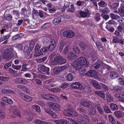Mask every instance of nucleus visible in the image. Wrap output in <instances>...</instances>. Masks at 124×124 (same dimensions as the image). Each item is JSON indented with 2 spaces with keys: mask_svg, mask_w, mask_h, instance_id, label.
<instances>
[{
  "mask_svg": "<svg viewBox=\"0 0 124 124\" xmlns=\"http://www.w3.org/2000/svg\"><path fill=\"white\" fill-rule=\"evenodd\" d=\"M87 110L89 112V115H92L94 114L96 112V110L95 109L94 106H92L91 107L89 108Z\"/></svg>",
  "mask_w": 124,
  "mask_h": 124,
  "instance_id": "nucleus-23",
  "label": "nucleus"
},
{
  "mask_svg": "<svg viewBox=\"0 0 124 124\" xmlns=\"http://www.w3.org/2000/svg\"><path fill=\"white\" fill-rule=\"evenodd\" d=\"M106 28L108 31L110 32H113L114 31V29L111 27L107 26L106 27Z\"/></svg>",
  "mask_w": 124,
  "mask_h": 124,
  "instance_id": "nucleus-58",
  "label": "nucleus"
},
{
  "mask_svg": "<svg viewBox=\"0 0 124 124\" xmlns=\"http://www.w3.org/2000/svg\"><path fill=\"white\" fill-rule=\"evenodd\" d=\"M90 83L93 85V87L95 89H99L101 88V84H99L96 81L92 80L90 82Z\"/></svg>",
  "mask_w": 124,
  "mask_h": 124,
  "instance_id": "nucleus-11",
  "label": "nucleus"
},
{
  "mask_svg": "<svg viewBox=\"0 0 124 124\" xmlns=\"http://www.w3.org/2000/svg\"><path fill=\"white\" fill-rule=\"evenodd\" d=\"M53 109L54 110L59 111L60 110V106L58 104H55Z\"/></svg>",
  "mask_w": 124,
  "mask_h": 124,
  "instance_id": "nucleus-40",
  "label": "nucleus"
},
{
  "mask_svg": "<svg viewBox=\"0 0 124 124\" xmlns=\"http://www.w3.org/2000/svg\"><path fill=\"white\" fill-rule=\"evenodd\" d=\"M110 108L113 111L117 110L118 108L117 105L113 103H111L110 104Z\"/></svg>",
  "mask_w": 124,
  "mask_h": 124,
  "instance_id": "nucleus-26",
  "label": "nucleus"
},
{
  "mask_svg": "<svg viewBox=\"0 0 124 124\" xmlns=\"http://www.w3.org/2000/svg\"><path fill=\"white\" fill-rule=\"evenodd\" d=\"M63 36L67 38H72L74 36V33L72 31L67 30L64 31L63 33Z\"/></svg>",
  "mask_w": 124,
  "mask_h": 124,
  "instance_id": "nucleus-8",
  "label": "nucleus"
},
{
  "mask_svg": "<svg viewBox=\"0 0 124 124\" xmlns=\"http://www.w3.org/2000/svg\"><path fill=\"white\" fill-rule=\"evenodd\" d=\"M123 89L122 87L118 85H116L114 86L112 89V91L114 92H117L121 91Z\"/></svg>",
  "mask_w": 124,
  "mask_h": 124,
  "instance_id": "nucleus-21",
  "label": "nucleus"
},
{
  "mask_svg": "<svg viewBox=\"0 0 124 124\" xmlns=\"http://www.w3.org/2000/svg\"><path fill=\"white\" fill-rule=\"evenodd\" d=\"M55 123L57 124H67V121L65 120L60 119L54 120Z\"/></svg>",
  "mask_w": 124,
  "mask_h": 124,
  "instance_id": "nucleus-27",
  "label": "nucleus"
},
{
  "mask_svg": "<svg viewBox=\"0 0 124 124\" xmlns=\"http://www.w3.org/2000/svg\"><path fill=\"white\" fill-rule=\"evenodd\" d=\"M51 62L53 65L58 64H63L67 62V61L62 56H58L55 59L52 61Z\"/></svg>",
  "mask_w": 124,
  "mask_h": 124,
  "instance_id": "nucleus-2",
  "label": "nucleus"
},
{
  "mask_svg": "<svg viewBox=\"0 0 124 124\" xmlns=\"http://www.w3.org/2000/svg\"><path fill=\"white\" fill-rule=\"evenodd\" d=\"M33 80L36 82V83L38 85H42V82L40 79H34Z\"/></svg>",
  "mask_w": 124,
  "mask_h": 124,
  "instance_id": "nucleus-54",
  "label": "nucleus"
},
{
  "mask_svg": "<svg viewBox=\"0 0 124 124\" xmlns=\"http://www.w3.org/2000/svg\"><path fill=\"white\" fill-rule=\"evenodd\" d=\"M42 97L46 99H50L53 101L59 102L60 101L59 98L56 96L51 94H44L42 96Z\"/></svg>",
  "mask_w": 124,
  "mask_h": 124,
  "instance_id": "nucleus-3",
  "label": "nucleus"
},
{
  "mask_svg": "<svg viewBox=\"0 0 124 124\" xmlns=\"http://www.w3.org/2000/svg\"><path fill=\"white\" fill-rule=\"evenodd\" d=\"M70 86L72 88L80 89H83L85 87V86L84 85H82L80 83L78 82H75L71 84Z\"/></svg>",
  "mask_w": 124,
  "mask_h": 124,
  "instance_id": "nucleus-7",
  "label": "nucleus"
},
{
  "mask_svg": "<svg viewBox=\"0 0 124 124\" xmlns=\"http://www.w3.org/2000/svg\"><path fill=\"white\" fill-rule=\"evenodd\" d=\"M118 76V75L117 72L115 71H111L110 72V77L112 79L117 78Z\"/></svg>",
  "mask_w": 124,
  "mask_h": 124,
  "instance_id": "nucleus-22",
  "label": "nucleus"
},
{
  "mask_svg": "<svg viewBox=\"0 0 124 124\" xmlns=\"http://www.w3.org/2000/svg\"><path fill=\"white\" fill-rule=\"evenodd\" d=\"M34 42L33 41H32L30 42V50L32 51L34 46Z\"/></svg>",
  "mask_w": 124,
  "mask_h": 124,
  "instance_id": "nucleus-51",
  "label": "nucleus"
},
{
  "mask_svg": "<svg viewBox=\"0 0 124 124\" xmlns=\"http://www.w3.org/2000/svg\"><path fill=\"white\" fill-rule=\"evenodd\" d=\"M66 77L67 80L69 81H72L73 79V75L71 73L68 74Z\"/></svg>",
  "mask_w": 124,
  "mask_h": 124,
  "instance_id": "nucleus-35",
  "label": "nucleus"
},
{
  "mask_svg": "<svg viewBox=\"0 0 124 124\" xmlns=\"http://www.w3.org/2000/svg\"><path fill=\"white\" fill-rule=\"evenodd\" d=\"M101 87H102V89L105 91H106L108 90V88L106 85L102 83H101Z\"/></svg>",
  "mask_w": 124,
  "mask_h": 124,
  "instance_id": "nucleus-50",
  "label": "nucleus"
},
{
  "mask_svg": "<svg viewBox=\"0 0 124 124\" xmlns=\"http://www.w3.org/2000/svg\"><path fill=\"white\" fill-rule=\"evenodd\" d=\"M122 96L123 94L122 93L120 94L118 93H116L115 95V97L117 98H122Z\"/></svg>",
  "mask_w": 124,
  "mask_h": 124,
  "instance_id": "nucleus-62",
  "label": "nucleus"
},
{
  "mask_svg": "<svg viewBox=\"0 0 124 124\" xmlns=\"http://www.w3.org/2000/svg\"><path fill=\"white\" fill-rule=\"evenodd\" d=\"M16 82L26 84L27 83V81L25 79L22 78H18L16 79Z\"/></svg>",
  "mask_w": 124,
  "mask_h": 124,
  "instance_id": "nucleus-19",
  "label": "nucleus"
},
{
  "mask_svg": "<svg viewBox=\"0 0 124 124\" xmlns=\"http://www.w3.org/2000/svg\"><path fill=\"white\" fill-rule=\"evenodd\" d=\"M61 18L60 17H57L54 19L53 20L52 23L53 24L55 25L59 24L61 22Z\"/></svg>",
  "mask_w": 124,
  "mask_h": 124,
  "instance_id": "nucleus-30",
  "label": "nucleus"
},
{
  "mask_svg": "<svg viewBox=\"0 0 124 124\" xmlns=\"http://www.w3.org/2000/svg\"><path fill=\"white\" fill-rule=\"evenodd\" d=\"M54 39H50L48 37H45L43 38L42 41L44 43H48L52 42L51 40H53Z\"/></svg>",
  "mask_w": 124,
  "mask_h": 124,
  "instance_id": "nucleus-29",
  "label": "nucleus"
},
{
  "mask_svg": "<svg viewBox=\"0 0 124 124\" xmlns=\"http://www.w3.org/2000/svg\"><path fill=\"white\" fill-rule=\"evenodd\" d=\"M42 54L40 50L39 51H36L35 52L34 55L36 57L38 56L42 55Z\"/></svg>",
  "mask_w": 124,
  "mask_h": 124,
  "instance_id": "nucleus-48",
  "label": "nucleus"
},
{
  "mask_svg": "<svg viewBox=\"0 0 124 124\" xmlns=\"http://www.w3.org/2000/svg\"><path fill=\"white\" fill-rule=\"evenodd\" d=\"M19 50H22L23 48V45L21 44H19L17 45L16 47Z\"/></svg>",
  "mask_w": 124,
  "mask_h": 124,
  "instance_id": "nucleus-64",
  "label": "nucleus"
},
{
  "mask_svg": "<svg viewBox=\"0 0 124 124\" xmlns=\"http://www.w3.org/2000/svg\"><path fill=\"white\" fill-rule=\"evenodd\" d=\"M103 64L101 61H97L96 62L94 63L93 67L95 69H99L101 66H102V65Z\"/></svg>",
  "mask_w": 124,
  "mask_h": 124,
  "instance_id": "nucleus-20",
  "label": "nucleus"
},
{
  "mask_svg": "<svg viewBox=\"0 0 124 124\" xmlns=\"http://www.w3.org/2000/svg\"><path fill=\"white\" fill-rule=\"evenodd\" d=\"M10 35L8 34L4 36L2 38H0V41L2 42L3 40L8 39L10 37Z\"/></svg>",
  "mask_w": 124,
  "mask_h": 124,
  "instance_id": "nucleus-43",
  "label": "nucleus"
},
{
  "mask_svg": "<svg viewBox=\"0 0 124 124\" xmlns=\"http://www.w3.org/2000/svg\"><path fill=\"white\" fill-rule=\"evenodd\" d=\"M94 92L95 94H96L98 95L101 97L102 98H105V94L103 92L96 91Z\"/></svg>",
  "mask_w": 124,
  "mask_h": 124,
  "instance_id": "nucleus-28",
  "label": "nucleus"
},
{
  "mask_svg": "<svg viewBox=\"0 0 124 124\" xmlns=\"http://www.w3.org/2000/svg\"><path fill=\"white\" fill-rule=\"evenodd\" d=\"M115 12L117 13H118L121 16H124V5L121 4L119 8L118 9V11L115 10Z\"/></svg>",
  "mask_w": 124,
  "mask_h": 124,
  "instance_id": "nucleus-9",
  "label": "nucleus"
},
{
  "mask_svg": "<svg viewBox=\"0 0 124 124\" xmlns=\"http://www.w3.org/2000/svg\"><path fill=\"white\" fill-rule=\"evenodd\" d=\"M108 117L109 121L111 124H114L116 123V122L115 120L112 115L110 114L108 115Z\"/></svg>",
  "mask_w": 124,
  "mask_h": 124,
  "instance_id": "nucleus-31",
  "label": "nucleus"
},
{
  "mask_svg": "<svg viewBox=\"0 0 124 124\" xmlns=\"http://www.w3.org/2000/svg\"><path fill=\"white\" fill-rule=\"evenodd\" d=\"M21 97L22 99L27 101H30L32 99L31 97L24 94H22L21 95Z\"/></svg>",
  "mask_w": 124,
  "mask_h": 124,
  "instance_id": "nucleus-17",
  "label": "nucleus"
},
{
  "mask_svg": "<svg viewBox=\"0 0 124 124\" xmlns=\"http://www.w3.org/2000/svg\"><path fill=\"white\" fill-rule=\"evenodd\" d=\"M97 110L101 114H103V112L101 109V107L99 104H97L96 106Z\"/></svg>",
  "mask_w": 124,
  "mask_h": 124,
  "instance_id": "nucleus-41",
  "label": "nucleus"
},
{
  "mask_svg": "<svg viewBox=\"0 0 124 124\" xmlns=\"http://www.w3.org/2000/svg\"><path fill=\"white\" fill-rule=\"evenodd\" d=\"M114 114L118 118H120L122 116V112L119 111L115 112Z\"/></svg>",
  "mask_w": 124,
  "mask_h": 124,
  "instance_id": "nucleus-33",
  "label": "nucleus"
},
{
  "mask_svg": "<svg viewBox=\"0 0 124 124\" xmlns=\"http://www.w3.org/2000/svg\"><path fill=\"white\" fill-rule=\"evenodd\" d=\"M33 107L35 108L37 112L40 113V108L38 106L36 105H34L33 106Z\"/></svg>",
  "mask_w": 124,
  "mask_h": 124,
  "instance_id": "nucleus-56",
  "label": "nucleus"
},
{
  "mask_svg": "<svg viewBox=\"0 0 124 124\" xmlns=\"http://www.w3.org/2000/svg\"><path fill=\"white\" fill-rule=\"evenodd\" d=\"M38 78L41 79H46V77L44 75L41 74H38L37 76Z\"/></svg>",
  "mask_w": 124,
  "mask_h": 124,
  "instance_id": "nucleus-57",
  "label": "nucleus"
},
{
  "mask_svg": "<svg viewBox=\"0 0 124 124\" xmlns=\"http://www.w3.org/2000/svg\"><path fill=\"white\" fill-rule=\"evenodd\" d=\"M73 49L74 52L76 54H78L79 53L80 51L77 48L76 46H75L73 47Z\"/></svg>",
  "mask_w": 124,
  "mask_h": 124,
  "instance_id": "nucleus-53",
  "label": "nucleus"
},
{
  "mask_svg": "<svg viewBox=\"0 0 124 124\" xmlns=\"http://www.w3.org/2000/svg\"><path fill=\"white\" fill-rule=\"evenodd\" d=\"M105 112L107 113H109L111 112V110L107 105H105L103 106Z\"/></svg>",
  "mask_w": 124,
  "mask_h": 124,
  "instance_id": "nucleus-36",
  "label": "nucleus"
},
{
  "mask_svg": "<svg viewBox=\"0 0 124 124\" xmlns=\"http://www.w3.org/2000/svg\"><path fill=\"white\" fill-rule=\"evenodd\" d=\"M14 114L16 116L20 117V115L19 113V110L17 109H15L13 111Z\"/></svg>",
  "mask_w": 124,
  "mask_h": 124,
  "instance_id": "nucleus-49",
  "label": "nucleus"
},
{
  "mask_svg": "<svg viewBox=\"0 0 124 124\" xmlns=\"http://www.w3.org/2000/svg\"><path fill=\"white\" fill-rule=\"evenodd\" d=\"M69 11L71 12H74L75 11V9L74 7V5H71V8H68Z\"/></svg>",
  "mask_w": 124,
  "mask_h": 124,
  "instance_id": "nucleus-60",
  "label": "nucleus"
},
{
  "mask_svg": "<svg viewBox=\"0 0 124 124\" xmlns=\"http://www.w3.org/2000/svg\"><path fill=\"white\" fill-rule=\"evenodd\" d=\"M112 42L113 43H118L119 42L118 39L117 37H114L113 38Z\"/></svg>",
  "mask_w": 124,
  "mask_h": 124,
  "instance_id": "nucleus-61",
  "label": "nucleus"
},
{
  "mask_svg": "<svg viewBox=\"0 0 124 124\" xmlns=\"http://www.w3.org/2000/svg\"><path fill=\"white\" fill-rule=\"evenodd\" d=\"M25 92L30 95H33L34 94V91L31 89H29L27 88Z\"/></svg>",
  "mask_w": 124,
  "mask_h": 124,
  "instance_id": "nucleus-44",
  "label": "nucleus"
},
{
  "mask_svg": "<svg viewBox=\"0 0 124 124\" xmlns=\"http://www.w3.org/2000/svg\"><path fill=\"white\" fill-rule=\"evenodd\" d=\"M96 46L99 50L101 51L102 50V47L101 43L98 42H96Z\"/></svg>",
  "mask_w": 124,
  "mask_h": 124,
  "instance_id": "nucleus-52",
  "label": "nucleus"
},
{
  "mask_svg": "<svg viewBox=\"0 0 124 124\" xmlns=\"http://www.w3.org/2000/svg\"><path fill=\"white\" fill-rule=\"evenodd\" d=\"M22 66L21 65H15L13 64L12 65V67L16 70H19L21 68Z\"/></svg>",
  "mask_w": 124,
  "mask_h": 124,
  "instance_id": "nucleus-45",
  "label": "nucleus"
},
{
  "mask_svg": "<svg viewBox=\"0 0 124 124\" xmlns=\"http://www.w3.org/2000/svg\"><path fill=\"white\" fill-rule=\"evenodd\" d=\"M90 104V102L86 100H82L80 102L81 106L85 107H89Z\"/></svg>",
  "mask_w": 124,
  "mask_h": 124,
  "instance_id": "nucleus-13",
  "label": "nucleus"
},
{
  "mask_svg": "<svg viewBox=\"0 0 124 124\" xmlns=\"http://www.w3.org/2000/svg\"><path fill=\"white\" fill-rule=\"evenodd\" d=\"M80 120L81 121H83L85 122H89L90 121L89 118L86 115L83 114L82 115H80L79 116Z\"/></svg>",
  "mask_w": 124,
  "mask_h": 124,
  "instance_id": "nucleus-15",
  "label": "nucleus"
},
{
  "mask_svg": "<svg viewBox=\"0 0 124 124\" xmlns=\"http://www.w3.org/2000/svg\"><path fill=\"white\" fill-rule=\"evenodd\" d=\"M8 72L9 73L11 74H13L15 73V71L11 68H9L8 70Z\"/></svg>",
  "mask_w": 124,
  "mask_h": 124,
  "instance_id": "nucleus-63",
  "label": "nucleus"
},
{
  "mask_svg": "<svg viewBox=\"0 0 124 124\" xmlns=\"http://www.w3.org/2000/svg\"><path fill=\"white\" fill-rule=\"evenodd\" d=\"M119 3L118 2H116L113 3L111 5L112 8L114 9H116L119 6Z\"/></svg>",
  "mask_w": 124,
  "mask_h": 124,
  "instance_id": "nucleus-37",
  "label": "nucleus"
},
{
  "mask_svg": "<svg viewBox=\"0 0 124 124\" xmlns=\"http://www.w3.org/2000/svg\"><path fill=\"white\" fill-rule=\"evenodd\" d=\"M80 64L81 65L83 64L87 65L88 64V62L85 58L83 57H79L75 61L72 65H75L76 64Z\"/></svg>",
  "mask_w": 124,
  "mask_h": 124,
  "instance_id": "nucleus-4",
  "label": "nucleus"
},
{
  "mask_svg": "<svg viewBox=\"0 0 124 124\" xmlns=\"http://www.w3.org/2000/svg\"><path fill=\"white\" fill-rule=\"evenodd\" d=\"M85 74L87 77H94L96 75V73L95 71L93 70H90Z\"/></svg>",
  "mask_w": 124,
  "mask_h": 124,
  "instance_id": "nucleus-16",
  "label": "nucleus"
},
{
  "mask_svg": "<svg viewBox=\"0 0 124 124\" xmlns=\"http://www.w3.org/2000/svg\"><path fill=\"white\" fill-rule=\"evenodd\" d=\"M13 50V48L11 47L7 48L3 54V57L7 60L10 59L14 56Z\"/></svg>",
  "mask_w": 124,
  "mask_h": 124,
  "instance_id": "nucleus-1",
  "label": "nucleus"
},
{
  "mask_svg": "<svg viewBox=\"0 0 124 124\" xmlns=\"http://www.w3.org/2000/svg\"><path fill=\"white\" fill-rule=\"evenodd\" d=\"M42 52L44 53H45L47 52L48 51H49L48 47L46 46L45 47H43L42 48Z\"/></svg>",
  "mask_w": 124,
  "mask_h": 124,
  "instance_id": "nucleus-55",
  "label": "nucleus"
},
{
  "mask_svg": "<svg viewBox=\"0 0 124 124\" xmlns=\"http://www.w3.org/2000/svg\"><path fill=\"white\" fill-rule=\"evenodd\" d=\"M55 104L53 102H48L47 103V105L49 108L53 109Z\"/></svg>",
  "mask_w": 124,
  "mask_h": 124,
  "instance_id": "nucleus-46",
  "label": "nucleus"
},
{
  "mask_svg": "<svg viewBox=\"0 0 124 124\" xmlns=\"http://www.w3.org/2000/svg\"><path fill=\"white\" fill-rule=\"evenodd\" d=\"M111 68L108 65L103 64L101 70V71L103 75H108L110 72Z\"/></svg>",
  "mask_w": 124,
  "mask_h": 124,
  "instance_id": "nucleus-5",
  "label": "nucleus"
},
{
  "mask_svg": "<svg viewBox=\"0 0 124 124\" xmlns=\"http://www.w3.org/2000/svg\"><path fill=\"white\" fill-rule=\"evenodd\" d=\"M98 4L100 6L102 7H104L106 6L107 3L103 1H101L99 2Z\"/></svg>",
  "mask_w": 124,
  "mask_h": 124,
  "instance_id": "nucleus-42",
  "label": "nucleus"
},
{
  "mask_svg": "<svg viewBox=\"0 0 124 124\" xmlns=\"http://www.w3.org/2000/svg\"><path fill=\"white\" fill-rule=\"evenodd\" d=\"M51 24L50 23H47L44 24L41 26V27L43 29H46L50 27Z\"/></svg>",
  "mask_w": 124,
  "mask_h": 124,
  "instance_id": "nucleus-39",
  "label": "nucleus"
},
{
  "mask_svg": "<svg viewBox=\"0 0 124 124\" xmlns=\"http://www.w3.org/2000/svg\"><path fill=\"white\" fill-rule=\"evenodd\" d=\"M31 65L28 63H24L23 64L22 70V71H26L30 68Z\"/></svg>",
  "mask_w": 124,
  "mask_h": 124,
  "instance_id": "nucleus-18",
  "label": "nucleus"
},
{
  "mask_svg": "<svg viewBox=\"0 0 124 124\" xmlns=\"http://www.w3.org/2000/svg\"><path fill=\"white\" fill-rule=\"evenodd\" d=\"M77 58V56L72 52H70L68 54V59L71 60H74Z\"/></svg>",
  "mask_w": 124,
  "mask_h": 124,
  "instance_id": "nucleus-24",
  "label": "nucleus"
},
{
  "mask_svg": "<svg viewBox=\"0 0 124 124\" xmlns=\"http://www.w3.org/2000/svg\"><path fill=\"white\" fill-rule=\"evenodd\" d=\"M23 51V53L26 56H28L29 55L30 51L28 46H26L24 47Z\"/></svg>",
  "mask_w": 124,
  "mask_h": 124,
  "instance_id": "nucleus-25",
  "label": "nucleus"
},
{
  "mask_svg": "<svg viewBox=\"0 0 124 124\" xmlns=\"http://www.w3.org/2000/svg\"><path fill=\"white\" fill-rule=\"evenodd\" d=\"M74 69L78 70L79 73L81 74H83V73L85 71V69L82 65L80 64H76L75 65H72Z\"/></svg>",
  "mask_w": 124,
  "mask_h": 124,
  "instance_id": "nucleus-6",
  "label": "nucleus"
},
{
  "mask_svg": "<svg viewBox=\"0 0 124 124\" xmlns=\"http://www.w3.org/2000/svg\"><path fill=\"white\" fill-rule=\"evenodd\" d=\"M71 110L67 109L64 110L63 113L65 116H70Z\"/></svg>",
  "mask_w": 124,
  "mask_h": 124,
  "instance_id": "nucleus-32",
  "label": "nucleus"
},
{
  "mask_svg": "<svg viewBox=\"0 0 124 124\" xmlns=\"http://www.w3.org/2000/svg\"><path fill=\"white\" fill-rule=\"evenodd\" d=\"M110 16L111 18L114 20H116L119 17V16L117 15L110 13Z\"/></svg>",
  "mask_w": 124,
  "mask_h": 124,
  "instance_id": "nucleus-38",
  "label": "nucleus"
},
{
  "mask_svg": "<svg viewBox=\"0 0 124 124\" xmlns=\"http://www.w3.org/2000/svg\"><path fill=\"white\" fill-rule=\"evenodd\" d=\"M70 116L75 117L77 116L78 115L77 112L71 110Z\"/></svg>",
  "mask_w": 124,
  "mask_h": 124,
  "instance_id": "nucleus-59",
  "label": "nucleus"
},
{
  "mask_svg": "<svg viewBox=\"0 0 124 124\" xmlns=\"http://www.w3.org/2000/svg\"><path fill=\"white\" fill-rule=\"evenodd\" d=\"M40 70L41 72H43L44 73H46L47 75H49L50 74L49 68L45 66L44 65L41 66Z\"/></svg>",
  "mask_w": 124,
  "mask_h": 124,
  "instance_id": "nucleus-10",
  "label": "nucleus"
},
{
  "mask_svg": "<svg viewBox=\"0 0 124 124\" xmlns=\"http://www.w3.org/2000/svg\"><path fill=\"white\" fill-rule=\"evenodd\" d=\"M52 41L51 42L49 43V46H48L49 49V51H53L55 48L56 46L55 42L54 39L51 40Z\"/></svg>",
  "mask_w": 124,
  "mask_h": 124,
  "instance_id": "nucleus-12",
  "label": "nucleus"
},
{
  "mask_svg": "<svg viewBox=\"0 0 124 124\" xmlns=\"http://www.w3.org/2000/svg\"><path fill=\"white\" fill-rule=\"evenodd\" d=\"M89 12V11L88 9L85 11H81L80 12L79 14L82 17H88L90 14Z\"/></svg>",
  "mask_w": 124,
  "mask_h": 124,
  "instance_id": "nucleus-14",
  "label": "nucleus"
},
{
  "mask_svg": "<svg viewBox=\"0 0 124 124\" xmlns=\"http://www.w3.org/2000/svg\"><path fill=\"white\" fill-rule=\"evenodd\" d=\"M80 47L83 50H87L89 48V46H88L87 45L84 43H82L80 44Z\"/></svg>",
  "mask_w": 124,
  "mask_h": 124,
  "instance_id": "nucleus-34",
  "label": "nucleus"
},
{
  "mask_svg": "<svg viewBox=\"0 0 124 124\" xmlns=\"http://www.w3.org/2000/svg\"><path fill=\"white\" fill-rule=\"evenodd\" d=\"M119 83L121 85H124V79L122 78H119L118 79Z\"/></svg>",
  "mask_w": 124,
  "mask_h": 124,
  "instance_id": "nucleus-47",
  "label": "nucleus"
}]
</instances>
